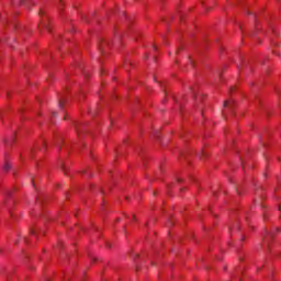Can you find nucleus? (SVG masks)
<instances>
[{
    "label": "nucleus",
    "mask_w": 281,
    "mask_h": 281,
    "mask_svg": "<svg viewBox=\"0 0 281 281\" xmlns=\"http://www.w3.org/2000/svg\"><path fill=\"white\" fill-rule=\"evenodd\" d=\"M11 167H12V165H10V162H7V164H4L3 169H4L5 171H8V170H10Z\"/></svg>",
    "instance_id": "2"
},
{
    "label": "nucleus",
    "mask_w": 281,
    "mask_h": 281,
    "mask_svg": "<svg viewBox=\"0 0 281 281\" xmlns=\"http://www.w3.org/2000/svg\"><path fill=\"white\" fill-rule=\"evenodd\" d=\"M234 104V99H229L224 102V106L227 109L228 106H232Z\"/></svg>",
    "instance_id": "1"
}]
</instances>
